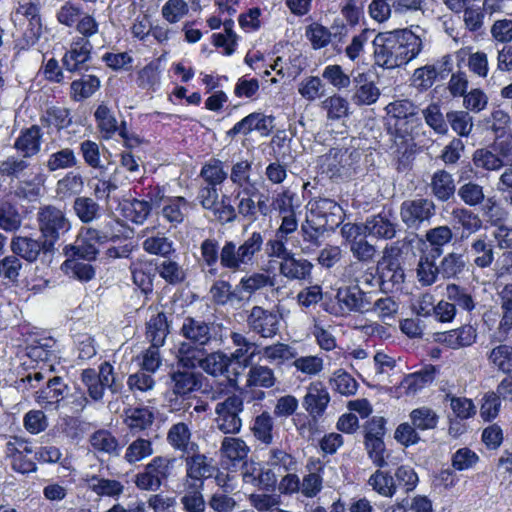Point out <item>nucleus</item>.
Segmentation results:
<instances>
[{"instance_id":"nucleus-22","label":"nucleus","mask_w":512,"mask_h":512,"mask_svg":"<svg viewBox=\"0 0 512 512\" xmlns=\"http://www.w3.org/2000/svg\"><path fill=\"white\" fill-rule=\"evenodd\" d=\"M168 444L182 455H189L199 450V445L192 441V431L188 423L172 424L167 432Z\"/></svg>"},{"instance_id":"nucleus-48","label":"nucleus","mask_w":512,"mask_h":512,"mask_svg":"<svg viewBox=\"0 0 512 512\" xmlns=\"http://www.w3.org/2000/svg\"><path fill=\"white\" fill-rule=\"evenodd\" d=\"M200 375L191 371H177L172 374V390L179 396H187L200 387Z\"/></svg>"},{"instance_id":"nucleus-51","label":"nucleus","mask_w":512,"mask_h":512,"mask_svg":"<svg viewBox=\"0 0 512 512\" xmlns=\"http://www.w3.org/2000/svg\"><path fill=\"white\" fill-rule=\"evenodd\" d=\"M345 156L346 153L341 149H331L320 159V168L322 173H325L330 178L343 175L345 170Z\"/></svg>"},{"instance_id":"nucleus-63","label":"nucleus","mask_w":512,"mask_h":512,"mask_svg":"<svg viewBox=\"0 0 512 512\" xmlns=\"http://www.w3.org/2000/svg\"><path fill=\"white\" fill-rule=\"evenodd\" d=\"M100 206L90 197H76L73 203V211L83 223H90L99 216Z\"/></svg>"},{"instance_id":"nucleus-45","label":"nucleus","mask_w":512,"mask_h":512,"mask_svg":"<svg viewBox=\"0 0 512 512\" xmlns=\"http://www.w3.org/2000/svg\"><path fill=\"white\" fill-rule=\"evenodd\" d=\"M78 163L79 160L75 151L69 147H65L49 154L45 166L49 172H55L74 168Z\"/></svg>"},{"instance_id":"nucleus-28","label":"nucleus","mask_w":512,"mask_h":512,"mask_svg":"<svg viewBox=\"0 0 512 512\" xmlns=\"http://www.w3.org/2000/svg\"><path fill=\"white\" fill-rule=\"evenodd\" d=\"M69 388L63 379L55 376L35 394V401L44 408L56 407L68 394Z\"/></svg>"},{"instance_id":"nucleus-39","label":"nucleus","mask_w":512,"mask_h":512,"mask_svg":"<svg viewBox=\"0 0 512 512\" xmlns=\"http://www.w3.org/2000/svg\"><path fill=\"white\" fill-rule=\"evenodd\" d=\"M203 482L184 483V494L180 501L185 512H204L206 503L202 494Z\"/></svg>"},{"instance_id":"nucleus-3","label":"nucleus","mask_w":512,"mask_h":512,"mask_svg":"<svg viewBox=\"0 0 512 512\" xmlns=\"http://www.w3.org/2000/svg\"><path fill=\"white\" fill-rule=\"evenodd\" d=\"M178 362L188 369L195 367L202 368L206 373L212 376L225 374L229 367L232 356L222 352H213L203 357L201 349L193 348L189 344H180L177 353Z\"/></svg>"},{"instance_id":"nucleus-36","label":"nucleus","mask_w":512,"mask_h":512,"mask_svg":"<svg viewBox=\"0 0 512 512\" xmlns=\"http://www.w3.org/2000/svg\"><path fill=\"white\" fill-rule=\"evenodd\" d=\"M230 339L236 347L235 351L231 354L232 358L236 361H244L245 366H248L256 355L261 354L260 346L250 341L242 333L232 332Z\"/></svg>"},{"instance_id":"nucleus-1","label":"nucleus","mask_w":512,"mask_h":512,"mask_svg":"<svg viewBox=\"0 0 512 512\" xmlns=\"http://www.w3.org/2000/svg\"><path fill=\"white\" fill-rule=\"evenodd\" d=\"M372 43L375 64L385 69L408 64L423 49L421 37L407 28L380 32Z\"/></svg>"},{"instance_id":"nucleus-6","label":"nucleus","mask_w":512,"mask_h":512,"mask_svg":"<svg viewBox=\"0 0 512 512\" xmlns=\"http://www.w3.org/2000/svg\"><path fill=\"white\" fill-rule=\"evenodd\" d=\"M80 379L87 389L89 397L94 401H101L108 389L112 394L120 392L122 385L117 382L114 368L109 362H103L99 371L87 368L81 373Z\"/></svg>"},{"instance_id":"nucleus-32","label":"nucleus","mask_w":512,"mask_h":512,"mask_svg":"<svg viewBox=\"0 0 512 512\" xmlns=\"http://www.w3.org/2000/svg\"><path fill=\"white\" fill-rule=\"evenodd\" d=\"M209 294L212 301L221 306L240 304L244 297L238 287H233L226 280H215L210 287Z\"/></svg>"},{"instance_id":"nucleus-61","label":"nucleus","mask_w":512,"mask_h":512,"mask_svg":"<svg viewBox=\"0 0 512 512\" xmlns=\"http://www.w3.org/2000/svg\"><path fill=\"white\" fill-rule=\"evenodd\" d=\"M156 271L162 279L171 285L179 284L186 278L183 267L178 262L167 257L157 264Z\"/></svg>"},{"instance_id":"nucleus-17","label":"nucleus","mask_w":512,"mask_h":512,"mask_svg":"<svg viewBox=\"0 0 512 512\" xmlns=\"http://www.w3.org/2000/svg\"><path fill=\"white\" fill-rule=\"evenodd\" d=\"M306 472L300 479L301 495L315 498L323 489L325 465L318 458H309L305 466Z\"/></svg>"},{"instance_id":"nucleus-49","label":"nucleus","mask_w":512,"mask_h":512,"mask_svg":"<svg viewBox=\"0 0 512 512\" xmlns=\"http://www.w3.org/2000/svg\"><path fill=\"white\" fill-rule=\"evenodd\" d=\"M82 258L71 257L65 260L62 265L65 273L81 282H88L95 277V268L90 263L84 262Z\"/></svg>"},{"instance_id":"nucleus-31","label":"nucleus","mask_w":512,"mask_h":512,"mask_svg":"<svg viewBox=\"0 0 512 512\" xmlns=\"http://www.w3.org/2000/svg\"><path fill=\"white\" fill-rule=\"evenodd\" d=\"M94 117L104 139H111L116 133L123 139L127 138L125 123L123 122L122 126L119 127L115 116L106 105H99L94 113Z\"/></svg>"},{"instance_id":"nucleus-2","label":"nucleus","mask_w":512,"mask_h":512,"mask_svg":"<svg viewBox=\"0 0 512 512\" xmlns=\"http://www.w3.org/2000/svg\"><path fill=\"white\" fill-rule=\"evenodd\" d=\"M263 245L264 237L257 231L240 243L225 241L221 247V268L232 273L247 272L258 263Z\"/></svg>"},{"instance_id":"nucleus-29","label":"nucleus","mask_w":512,"mask_h":512,"mask_svg":"<svg viewBox=\"0 0 512 512\" xmlns=\"http://www.w3.org/2000/svg\"><path fill=\"white\" fill-rule=\"evenodd\" d=\"M364 231L374 238L388 240L395 237L397 223L394 217L380 213L367 218Z\"/></svg>"},{"instance_id":"nucleus-56","label":"nucleus","mask_w":512,"mask_h":512,"mask_svg":"<svg viewBox=\"0 0 512 512\" xmlns=\"http://www.w3.org/2000/svg\"><path fill=\"white\" fill-rule=\"evenodd\" d=\"M490 365L503 373L512 372V346L500 344L488 354Z\"/></svg>"},{"instance_id":"nucleus-43","label":"nucleus","mask_w":512,"mask_h":512,"mask_svg":"<svg viewBox=\"0 0 512 512\" xmlns=\"http://www.w3.org/2000/svg\"><path fill=\"white\" fill-rule=\"evenodd\" d=\"M430 186L433 195L443 202L448 201L456 190L452 174L445 170H439L433 174Z\"/></svg>"},{"instance_id":"nucleus-37","label":"nucleus","mask_w":512,"mask_h":512,"mask_svg":"<svg viewBox=\"0 0 512 512\" xmlns=\"http://www.w3.org/2000/svg\"><path fill=\"white\" fill-rule=\"evenodd\" d=\"M454 221L461 227L460 239L466 240L472 234L482 229L483 222L478 214L467 208H457L452 211Z\"/></svg>"},{"instance_id":"nucleus-38","label":"nucleus","mask_w":512,"mask_h":512,"mask_svg":"<svg viewBox=\"0 0 512 512\" xmlns=\"http://www.w3.org/2000/svg\"><path fill=\"white\" fill-rule=\"evenodd\" d=\"M30 165V160L20 155H10L0 162V177L17 182L28 176Z\"/></svg>"},{"instance_id":"nucleus-40","label":"nucleus","mask_w":512,"mask_h":512,"mask_svg":"<svg viewBox=\"0 0 512 512\" xmlns=\"http://www.w3.org/2000/svg\"><path fill=\"white\" fill-rule=\"evenodd\" d=\"M476 330L470 325L447 331L442 334L441 341L451 349L471 346L476 341Z\"/></svg>"},{"instance_id":"nucleus-25","label":"nucleus","mask_w":512,"mask_h":512,"mask_svg":"<svg viewBox=\"0 0 512 512\" xmlns=\"http://www.w3.org/2000/svg\"><path fill=\"white\" fill-rule=\"evenodd\" d=\"M314 264L306 258L296 257L295 253L285 261H280L279 274L289 281H310Z\"/></svg>"},{"instance_id":"nucleus-7","label":"nucleus","mask_w":512,"mask_h":512,"mask_svg":"<svg viewBox=\"0 0 512 512\" xmlns=\"http://www.w3.org/2000/svg\"><path fill=\"white\" fill-rule=\"evenodd\" d=\"M175 458L156 456L145 465L143 471L135 477V485L145 491H157L173 470Z\"/></svg>"},{"instance_id":"nucleus-26","label":"nucleus","mask_w":512,"mask_h":512,"mask_svg":"<svg viewBox=\"0 0 512 512\" xmlns=\"http://www.w3.org/2000/svg\"><path fill=\"white\" fill-rule=\"evenodd\" d=\"M46 176L43 173H28V176L16 182L14 194L30 202L40 199L45 192Z\"/></svg>"},{"instance_id":"nucleus-57","label":"nucleus","mask_w":512,"mask_h":512,"mask_svg":"<svg viewBox=\"0 0 512 512\" xmlns=\"http://www.w3.org/2000/svg\"><path fill=\"white\" fill-rule=\"evenodd\" d=\"M466 262L460 253L450 252L439 263L440 275L444 279L457 278L465 269Z\"/></svg>"},{"instance_id":"nucleus-24","label":"nucleus","mask_w":512,"mask_h":512,"mask_svg":"<svg viewBox=\"0 0 512 512\" xmlns=\"http://www.w3.org/2000/svg\"><path fill=\"white\" fill-rule=\"evenodd\" d=\"M185 466V483L203 482L204 479L212 477L216 470L213 460L204 454L198 453V451L186 455Z\"/></svg>"},{"instance_id":"nucleus-10","label":"nucleus","mask_w":512,"mask_h":512,"mask_svg":"<svg viewBox=\"0 0 512 512\" xmlns=\"http://www.w3.org/2000/svg\"><path fill=\"white\" fill-rule=\"evenodd\" d=\"M5 458L11 469L20 474H29L37 471L36 463L28 458L33 453L31 443L21 437L12 436L4 448Z\"/></svg>"},{"instance_id":"nucleus-64","label":"nucleus","mask_w":512,"mask_h":512,"mask_svg":"<svg viewBox=\"0 0 512 512\" xmlns=\"http://www.w3.org/2000/svg\"><path fill=\"white\" fill-rule=\"evenodd\" d=\"M502 318L499 332L507 334L512 329V284H506L499 292Z\"/></svg>"},{"instance_id":"nucleus-55","label":"nucleus","mask_w":512,"mask_h":512,"mask_svg":"<svg viewBox=\"0 0 512 512\" xmlns=\"http://www.w3.org/2000/svg\"><path fill=\"white\" fill-rule=\"evenodd\" d=\"M329 384L333 391L343 396L354 395L358 389L356 380L344 369L335 370L329 380Z\"/></svg>"},{"instance_id":"nucleus-62","label":"nucleus","mask_w":512,"mask_h":512,"mask_svg":"<svg viewBox=\"0 0 512 512\" xmlns=\"http://www.w3.org/2000/svg\"><path fill=\"white\" fill-rule=\"evenodd\" d=\"M440 275L439 265L429 255H422L419 259L416 276L422 286H431L437 281Z\"/></svg>"},{"instance_id":"nucleus-50","label":"nucleus","mask_w":512,"mask_h":512,"mask_svg":"<svg viewBox=\"0 0 512 512\" xmlns=\"http://www.w3.org/2000/svg\"><path fill=\"white\" fill-rule=\"evenodd\" d=\"M142 247L147 253L162 256L163 258L168 257L174 251L173 241L161 232H153L151 235H148L144 239Z\"/></svg>"},{"instance_id":"nucleus-5","label":"nucleus","mask_w":512,"mask_h":512,"mask_svg":"<svg viewBox=\"0 0 512 512\" xmlns=\"http://www.w3.org/2000/svg\"><path fill=\"white\" fill-rule=\"evenodd\" d=\"M244 411V399L239 394H231L215 404L213 424L224 435H238L242 431L241 414Z\"/></svg>"},{"instance_id":"nucleus-35","label":"nucleus","mask_w":512,"mask_h":512,"mask_svg":"<svg viewBox=\"0 0 512 512\" xmlns=\"http://www.w3.org/2000/svg\"><path fill=\"white\" fill-rule=\"evenodd\" d=\"M84 189L83 176L75 171L67 172L55 185V194L59 200H67L78 196Z\"/></svg>"},{"instance_id":"nucleus-47","label":"nucleus","mask_w":512,"mask_h":512,"mask_svg":"<svg viewBox=\"0 0 512 512\" xmlns=\"http://www.w3.org/2000/svg\"><path fill=\"white\" fill-rule=\"evenodd\" d=\"M389 130L397 150L404 152L413 144L412 124L410 120L388 122Z\"/></svg>"},{"instance_id":"nucleus-27","label":"nucleus","mask_w":512,"mask_h":512,"mask_svg":"<svg viewBox=\"0 0 512 512\" xmlns=\"http://www.w3.org/2000/svg\"><path fill=\"white\" fill-rule=\"evenodd\" d=\"M330 402L329 392L320 383H312L303 398V407L314 419L321 417Z\"/></svg>"},{"instance_id":"nucleus-41","label":"nucleus","mask_w":512,"mask_h":512,"mask_svg":"<svg viewBox=\"0 0 512 512\" xmlns=\"http://www.w3.org/2000/svg\"><path fill=\"white\" fill-rule=\"evenodd\" d=\"M236 435H226L220 446V454L222 457L230 461H243L247 458L250 448L247 443Z\"/></svg>"},{"instance_id":"nucleus-20","label":"nucleus","mask_w":512,"mask_h":512,"mask_svg":"<svg viewBox=\"0 0 512 512\" xmlns=\"http://www.w3.org/2000/svg\"><path fill=\"white\" fill-rule=\"evenodd\" d=\"M42 132L38 125L22 129L13 143V148L18 155L30 160L41 151Z\"/></svg>"},{"instance_id":"nucleus-11","label":"nucleus","mask_w":512,"mask_h":512,"mask_svg":"<svg viewBox=\"0 0 512 512\" xmlns=\"http://www.w3.org/2000/svg\"><path fill=\"white\" fill-rule=\"evenodd\" d=\"M180 335L188 341L181 344H189L197 349L208 346L212 341L216 340L214 324L194 317L184 318L180 328Z\"/></svg>"},{"instance_id":"nucleus-8","label":"nucleus","mask_w":512,"mask_h":512,"mask_svg":"<svg viewBox=\"0 0 512 512\" xmlns=\"http://www.w3.org/2000/svg\"><path fill=\"white\" fill-rule=\"evenodd\" d=\"M343 210L339 204L330 199H319L309 203L304 224L323 231L334 229L342 220Z\"/></svg>"},{"instance_id":"nucleus-16","label":"nucleus","mask_w":512,"mask_h":512,"mask_svg":"<svg viewBox=\"0 0 512 512\" xmlns=\"http://www.w3.org/2000/svg\"><path fill=\"white\" fill-rule=\"evenodd\" d=\"M198 263L206 280H213L219 276L221 247L218 240L207 238L202 241Z\"/></svg>"},{"instance_id":"nucleus-18","label":"nucleus","mask_w":512,"mask_h":512,"mask_svg":"<svg viewBox=\"0 0 512 512\" xmlns=\"http://www.w3.org/2000/svg\"><path fill=\"white\" fill-rule=\"evenodd\" d=\"M274 118L263 113L254 112L237 122L228 132L229 137L237 134L248 135L252 131H257L261 136H268L274 127Z\"/></svg>"},{"instance_id":"nucleus-44","label":"nucleus","mask_w":512,"mask_h":512,"mask_svg":"<svg viewBox=\"0 0 512 512\" xmlns=\"http://www.w3.org/2000/svg\"><path fill=\"white\" fill-rule=\"evenodd\" d=\"M154 421L153 412L147 407L129 408L124 412V423L132 432L149 428Z\"/></svg>"},{"instance_id":"nucleus-52","label":"nucleus","mask_w":512,"mask_h":512,"mask_svg":"<svg viewBox=\"0 0 512 512\" xmlns=\"http://www.w3.org/2000/svg\"><path fill=\"white\" fill-rule=\"evenodd\" d=\"M100 88V80L95 75H83L71 83V96L75 101L91 97Z\"/></svg>"},{"instance_id":"nucleus-14","label":"nucleus","mask_w":512,"mask_h":512,"mask_svg":"<svg viewBox=\"0 0 512 512\" xmlns=\"http://www.w3.org/2000/svg\"><path fill=\"white\" fill-rule=\"evenodd\" d=\"M335 300L337 308L330 311L335 315H346L350 312L368 313L370 311V300L367 292L358 287L339 288Z\"/></svg>"},{"instance_id":"nucleus-30","label":"nucleus","mask_w":512,"mask_h":512,"mask_svg":"<svg viewBox=\"0 0 512 512\" xmlns=\"http://www.w3.org/2000/svg\"><path fill=\"white\" fill-rule=\"evenodd\" d=\"M10 247L16 256H20L28 262L36 261L41 251L52 252L54 250V248L46 247L45 239L40 241L22 236L14 237Z\"/></svg>"},{"instance_id":"nucleus-21","label":"nucleus","mask_w":512,"mask_h":512,"mask_svg":"<svg viewBox=\"0 0 512 512\" xmlns=\"http://www.w3.org/2000/svg\"><path fill=\"white\" fill-rule=\"evenodd\" d=\"M351 101L357 106H369L376 103L381 95L380 89L366 73H358L352 79Z\"/></svg>"},{"instance_id":"nucleus-59","label":"nucleus","mask_w":512,"mask_h":512,"mask_svg":"<svg viewBox=\"0 0 512 512\" xmlns=\"http://www.w3.org/2000/svg\"><path fill=\"white\" fill-rule=\"evenodd\" d=\"M434 380V368L432 366L426 367L420 371L407 375L403 382L402 387L407 393L415 394Z\"/></svg>"},{"instance_id":"nucleus-23","label":"nucleus","mask_w":512,"mask_h":512,"mask_svg":"<svg viewBox=\"0 0 512 512\" xmlns=\"http://www.w3.org/2000/svg\"><path fill=\"white\" fill-rule=\"evenodd\" d=\"M92 50L93 45L86 38L74 37L63 57L64 67L70 72L81 70L90 60Z\"/></svg>"},{"instance_id":"nucleus-60","label":"nucleus","mask_w":512,"mask_h":512,"mask_svg":"<svg viewBox=\"0 0 512 512\" xmlns=\"http://www.w3.org/2000/svg\"><path fill=\"white\" fill-rule=\"evenodd\" d=\"M457 193L460 200L469 207L482 205L486 200L484 187L473 181L462 184Z\"/></svg>"},{"instance_id":"nucleus-4","label":"nucleus","mask_w":512,"mask_h":512,"mask_svg":"<svg viewBox=\"0 0 512 512\" xmlns=\"http://www.w3.org/2000/svg\"><path fill=\"white\" fill-rule=\"evenodd\" d=\"M38 228L47 248H54L55 243L71 230V221L65 211L53 204L42 205L37 211Z\"/></svg>"},{"instance_id":"nucleus-54","label":"nucleus","mask_w":512,"mask_h":512,"mask_svg":"<svg viewBox=\"0 0 512 512\" xmlns=\"http://www.w3.org/2000/svg\"><path fill=\"white\" fill-rule=\"evenodd\" d=\"M229 177L224 169L222 161L211 159L205 163L200 171V178L205 185L217 187Z\"/></svg>"},{"instance_id":"nucleus-15","label":"nucleus","mask_w":512,"mask_h":512,"mask_svg":"<svg viewBox=\"0 0 512 512\" xmlns=\"http://www.w3.org/2000/svg\"><path fill=\"white\" fill-rule=\"evenodd\" d=\"M96 228L82 227L72 245L64 248V253L69 257L82 258L85 261H93L99 254V246L102 244Z\"/></svg>"},{"instance_id":"nucleus-46","label":"nucleus","mask_w":512,"mask_h":512,"mask_svg":"<svg viewBox=\"0 0 512 512\" xmlns=\"http://www.w3.org/2000/svg\"><path fill=\"white\" fill-rule=\"evenodd\" d=\"M189 203L184 197L168 198L164 201L161 215L163 218L173 225L183 222L188 213Z\"/></svg>"},{"instance_id":"nucleus-42","label":"nucleus","mask_w":512,"mask_h":512,"mask_svg":"<svg viewBox=\"0 0 512 512\" xmlns=\"http://www.w3.org/2000/svg\"><path fill=\"white\" fill-rule=\"evenodd\" d=\"M275 283V276H270L268 273L264 272H254L243 276L238 283V287L241 293L245 292L252 295L265 288L275 289Z\"/></svg>"},{"instance_id":"nucleus-34","label":"nucleus","mask_w":512,"mask_h":512,"mask_svg":"<svg viewBox=\"0 0 512 512\" xmlns=\"http://www.w3.org/2000/svg\"><path fill=\"white\" fill-rule=\"evenodd\" d=\"M87 488L100 497H119L123 491V484L115 479H106L98 475H87L84 479Z\"/></svg>"},{"instance_id":"nucleus-13","label":"nucleus","mask_w":512,"mask_h":512,"mask_svg":"<svg viewBox=\"0 0 512 512\" xmlns=\"http://www.w3.org/2000/svg\"><path fill=\"white\" fill-rule=\"evenodd\" d=\"M280 315L274 310L253 306L247 316V326L261 338H274L280 331Z\"/></svg>"},{"instance_id":"nucleus-58","label":"nucleus","mask_w":512,"mask_h":512,"mask_svg":"<svg viewBox=\"0 0 512 512\" xmlns=\"http://www.w3.org/2000/svg\"><path fill=\"white\" fill-rule=\"evenodd\" d=\"M274 422L269 412L264 411L257 415L252 423L251 431L254 437L260 442L269 445L272 443Z\"/></svg>"},{"instance_id":"nucleus-19","label":"nucleus","mask_w":512,"mask_h":512,"mask_svg":"<svg viewBox=\"0 0 512 512\" xmlns=\"http://www.w3.org/2000/svg\"><path fill=\"white\" fill-rule=\"evenodd\" d=\"M494 249L493 240L486 234H480L471 240L467 253L474 266L485 269L490 267L495 260Z\"/></svg>"},{"instance_id":"nucleus-9","label":"nucleus","mask_w":512,"mask_h":512,"mask_svg":"<svg viewBox=\"0 0 512 512\" xmlns=\"http://www.w3.org/2000/svg\"><path fill=\"white\" fill-rule=\"evenodd\" d=\"M229 180L235 187L236 198L241 194L258 195L259 189L264 185L260 173L254 171L253 162L247 159L232 163Z\"/></svg>"},{"instance_id":"nucleus-33","label":"nucleus","mask_w":512,"mask_h":512,"mask_svg":"<svg viewBox=\"0 0 512 512\" xmlns=\"http://www.w3.org/2000/svg\"><path fill=\"white\" fill-rule=\"evenodd\" d=\"M170 333V325L164 312L151 311V315L146 322V338L151 344L164 345L165 340Z\"/></svg>"},{"instance_id":"nucleus-12","label":"nucleus","mask_w":512,"mask_h":512,"mask_svg":"<svg viewBox=\"0 0 512 512\" xmlns=\"http://www.w3.org/2000/svg\"><path fill=\"white\" fill-rule=\"evenodd\" d=\"M436 213V206L431 199L416 198L405 200L400 206L402 222L412 229H418L422 224L430 222Z\"/></svg>"},{"instance_id":"nucleus-53","label":"nucleus","mask_w":512,"mask_h":512,"mask_svg":"<svg viewBox=\"0 0 512 512\" xmlns=\"http://www.w3.org/2000/svg\"><path fill=\"white\" fill-rule=\"evenodd\" d=\"M276 383L274 371L263 365H252L247 375V387L271 388Z\"/></svg>"}]
</instances>
